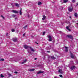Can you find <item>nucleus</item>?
<instances>
[{
	"label": "nucleus",
	"mask_w": 78,
	"mask_h": 78,
	"mask_svg": "<svg viewBox=\"0 0 78 78\" xmlns=\"http://www.w3.org/2000/svg\"><path fill=\"white\" fill-rule=\"evenodd\" d=\"M68 10L69 12H72L73 11V7L72 6H70L69 7Z\"/></svg>",
	"instance_id": "f257e3e1"
},
{
	"label": "nucleus",
	"mask_w": 78,
	"mask_h": 78,
	"mask_svg": "<svg viewBox=\"0 0 78 78\" xmlns=\"http://www.w3.org/2000/svg\"><path fill=\"white\" fill-rule=\"evenodd\" d=\"M24 47L26 49H27V48H30V47L29 46L27 45H24Z\"/></svg>",
	"instance_id": "f03ea898"
},
{
	"label": "nucleus",
	"mask_w": 78,
	"mask_h": 78,
	"mask_svg": "<svg viewBox=\"0 0 78 78\" xmlns=\"http://www.w3.org/2000/svg\"><path fill=\"white\" fill-rule=\"evenodd\" d=\"M67 37H68L69 38H70V39H73V37L71 35H67Z\"/></svg>",
	"instance_id": "7ed1b4c3"
},
{
	"label": "nucleus",
	"mask_w": 78,
	"mask_h": 78,
	"mask_svg": "<svg viewBox=\"0 0 78 78\" xmlns=\"http://www.w3.org/2000/svg\"><path fill=\"white\" fill-rule=\"evenodd\" d=\"M48 37L49 38V41H52L51 37L50 35H49L48 36Z\"/></svg>",
	"instance_id": "20e7f679"
},
{
	"label": "nucleus",
	"mask_w": 78,
	"mask_h": 78,
	"mask_svg": "<svg viewBox=\"0 0 78 78\" xmlns=\"http://www.w3.org/2000/svg\"><path fill=\"white\" fill-rule=\"evenodd\" d=\"M75 68H76L75 66H71L70 68V69L71 70H73V69H75Z\"/></svg>",
	"instance_id": "39448f33"
},
{
	"label": "nucleus",
	"mask_w": 78,
	"mask_h": 78,
	"mask_svg": "<svg viewBox=\"0 0 78 78\" xmlns=\"http://www.w3.org/2000/svg\"><path fill=\"white\" fill-rule=\"evenodd\" d=\"M44 71H40L38 72L37 73V74H40V73H43Z\"/></svg>",
	"instance_id": "423d86ee"
},
{
	"label": "nucleus",
	"mask_w": 78,
	"mask_h": 78,
	"mask_svg": "<svg viewBox=\"0 0 78 78\" xmlns=\"http://www.w3.org/2000/svg\"><path fill=\"white\" fill-rule=\"evenodd\" d=\"M29 48L31 50V51H33V52L35 51V50H34V49L31 48V47H29Z\"/></svg>",
	"instance_id": "0eeeda50"
},
{
	"label": "nucleus",
	"mask_w": 78,
	"mask_h": 78,
	"mask_svg": "<svg viewBox=\"0 0 78 78\" xmlns=\"http://www.w3.org/2000/svg\"><path fill=\"white\" fill-rule=\"evenodd\" d=\"M12 12H14V13H18V12L16 10H12Z\"/></svg>",
	"instance_id": "6e6552de"
},
{
	"label": "nucleus",
	"mask_w": 78,
	"mask_h": 78,
	"mask_svg": "<svg viewBox=\"0 0 78 78\" xmlns=\"http://www.w3.org/2000/svg\"><path fill=\"white\" fill-rule=\"evenodd\" d=\"M65 49H66V52H67L68 51V47L65 46Z\"/></svg>",
	"instance_id": "1a4fd4ad"
},
{
	"label": "nucleus",
	"mask_w": 78,
	"mask_h": 78,
	"mask_svg": "<svg viewBox=\"0 0 78 78\" xmlns=\"http://www.w3.org/2000/svg\"><path fill=\"white\" fill-rule=\"evenodd\" d=\"M58 72H59L60 73H62V70H61V69L59 70Z\"/></svg>",
	"instance_id": "9d476101"
},
{
	"label": "nucleus",
	"mask_w": 78,
	"mask_h": 78,
	"mask_svg": "<svg viewBox=\"0 0 78 78\" xmlns=\"http://www.w3.org/2000/svg\"><path fill=\"white\" fill-rule=\"evenodd\" d=\"M71 58H75V56H73V55H72V53H71Z\"/></svg>",
	"instance_id": "9b49d317"
},
{
	"label": "nucleus",
	"mask_w": 78,
	"mask_h": 78,
	"mask_svg": "<svg viewBox=\"0 0 78 78\" xmlns=\"http://www.w3.org/2000/svg\"><path fill=\"white\" fill-rule=\"evenodd\" d=\"M63 1L64 3H67V2H68V0H63Z\"/></svg>",
	"instance_id": "f8f14e48"
},
{
	"label": "nucleus",
	"mask_w": 78,
	"mask_h": 78,
	"mask_svg": "<svg viewBox=\"0 0 78 78\" xmlns=\"http://www.w3.org/2000/svg\"><path fill=\"white\" fill-rule=\"evenodd\" d=\"M13 41H14V42H16V41H17V38H13Z\"/></svg>",
	"instance_id": "ddd939ff"
},
{
	"label": "nucleus",
	"mask_w": 78,
	"mask_h": 78,
	"mask_svg": "<svg viewBox=\"0 0 78 78\" xmlns=\"http://www.w3.org/2000/svg\"><path fill=\"white\" fill-rule=\"evenodd\" d=\"M35 69H29V71H34Z\"/></svg>",
	"instance_id": "4468645a"
},
{
	"label": "nucleus",
	"mask_w": 78,
	"mask_h": 78,
	"mask_svg": "<svg viewBox=\"0 0 78 78\" xmlns=\"http://www.w3.org/2000/svg\"><path fill=\"white\" fill-rule=\"evenodd\" d=\"M74 16L75 17H78V14H77V13H75L74 14Z\"/></svg>",
	"instance_id": "2eb2a0df"
},
{
	"label": "nucleus",
	"mask_w": 78,
	"mask_h": 78,
	"mask_svg": "<svg viewBox=\"0 0 78 78\" xmlns=\"http://www.w3.org/2000/svg\"><path fill=\"white\" fill-rule=\"evenodd\" d=\"M15 5L16 6H17V7H19V4L17 3H16Z\"/></svg>",
	"instance_id": "dca6fc26"
},
{
	"label": "nucleus",
	"mask_w": 78,
	"mask_h": 78,
	"mask_svg": "<svg viewBox=\"0 0 78 78\" xmlns=\"http://www.w3.org/2000/svg\"><path fill=\"white\" fill-rule=\"evenodd\" d=\"M20 15H22V9H21L20 10Z\"/></svg>",
	"instance_id": "f3484780"
},
{
	"label": "nucleus",
	"mask_w": 78,
	"mask_h": 78,
	"mask_svg": "<svg viewBox=\"0 0 78 78\" xmlns=\"http://www.w3.org/2000/svg\"><path fill=\"white\" fill-rule=\"evenodd\" d=\"M27 62V59H25V60L24 61V62H23L21 63V64H24L25 62Z\"/></svg>",
	"instance_id": "a211bd4d"
},
{
	"label": "nucleus",
	"mask_w": 78,
	"mask_h": 78,
	"mask_svg": "<svg viewBox=\"0 0 78 78\" xmlns=\"http://www.w3.org/2000/svg\"><path fill=\"white\" fill-rule=\"evenodd\" d=\"M66 29H67V30H69V31H70L71 30L70 29H69V27L67 26L66 27Z\"/></svg>",
	"instance_id": "6ab92c4d"
},
{
	"label": "nucleus",
	"mask_w": 78,
	"mask_h": 78,
	"mask_svg": "<svg viewBox=\"0 0 78 78\" xmlns=\"http://www.w3.org/2000/svg\"><path fill=\"white\" fill-rule=\"evenodd\" d=\"M45 19V16L44 15V16H43V18H42V19L43 20H44Z\"/></svg>",
	"instance_id": "aec40b11"
},
{
	"label": "nucleus",
	"mask_w": 78,
	"mask_h": 78,
	"mask_svg": "<svg viewBox=\"0 0 78 78\" xmlns=\"http://www.w3.org/2000/svg\"><path fill=\"white\" fill-rule=\"evenodd\" d=\"M8 74L9 75V76H12V75L11 74H10L9 73H8Z\"/></svg>",
	"instance_id": "412c9836"
},
{
	"label": "nucleus",
	"mask_w": 78,
	"mask_h": 78,
	"mask_svg": "<svg viewBox=\"0 0 78 78\" xmlns=\"http://www.w3.org/2000/svg\"><path fill=\"white\" fill-rule=\"evenodd\" d=\"M41 4H42V3L41 2H39L38 3V5H41Z\"/></svg>",
	"instance_id": "4be33fe9"
},
{
	"label": "nucleus",
	"mask_w": 78,
	"mask_h": 78,
	"mask_svg": "<svg viewBox=\"0 0 78 78\" xmlns=\"http://www.w3.org/2000/svg\"><path fill=\"white\" fill-rule=\"evenodd\" d=\"M11 31L12 32H14V31H15V30L14 29H12L11 30Z\"/></svg>",
	"instance_id": "5701e85b"
},
{
	"label": "nucleus",
	"mask_w": 78,
	"mask_h": 78,
	"mask_svg": "<svg viewBox=\"0 0 78 78\" xmlns=\"http://www.w3.org/2000/svg\"><path fill=\"white\" fill-rule=\"evenodd\" d=\"M51 59H56V58L54 56H52L51 57Z\"/></svg>",
	"instance_id": "b1692460"
},
{
	"label": "nucleus",
	"mask_w": 78,
	"mask_h": 78,
	"mask_svg": "<svg viewBox=\"0 0 78 78\" xmlns=\"http://www.w3.org/2000/svg\"><path fill=\"white\" fill-rule=\"evenodd\" d=\"M0 61H4V59L0 58Z\"/></svg>",
	"instance_id": "393cba45"
},
{
	"label": "nucleus",
	"mask_w": 78,
	"mask_h": 78,
	"mask_svg": "<svg viewBox=\"0 0 78 78\" xmlns=\"http://www.w3.org/2000/svg\"><path fill=\"white\" fill-rule=\"evenodd\" d=\"M1 77H4V76H3V74H1Z\"/></svg>",
	"instance_id": "a878e982"
},
{
	"label": "nucleus",
	"mask_w": 78,
	"mask_h": 78,
	"mask_svg": "<svg viewBox=\"0 0 78 78\" xmlns=\"http://www.w3.org/2000/svg\"><path fill=\"white\" fill-rule=\"evenodd\" d=\"M12 16H13V17H16V15H13Z\"/></svg>",
	"instance_id": "bb28decb"
},
{
	"label": "nucleus",
	"mask_w": 78,
	"mask_h": 78,
	"mask_svg": "<svg viewBox=\"0 0 78 78\" xmlns=\"http://www.w3.org/2000/svg\"><path fill=\"white\" fill-rule=\"evenodd\" d=\"M59 76H60V77H62V76L61 75H59Z\"/></svg>",
	"instance_id": "cd10ccee"
},
{
	"label": "nucleus",
	"mask_w": 78,
	"mask_h": 78,
	"mask_svg": "<svg viewBox=\"0 0 78 78\" xmlns=\"http://www.w3.org/2000/svg\"><path fill=\"white\" fill-rule=\"evenodd\" d=\"M75 2V0H73L72 2H73V3H74Z\"/></svg>",
	"instance_id": "c85d7f7f"
},
{
	"label": "nucleus",
	"mask_w": 78,
	"mask_h": 78,
	"mask_svg": "<svg viewBox=\"0 0 78 78\" xmlns=\"http://www.w3.org/2000/svg\"><path fill=\"white\" fill-rule=\"evenodd\" d=\"M45 32H43V35L44 36V34H45Z\"/></svg>",
	"instance_id": "c756f323"
},
{
	"label": "nucleus",
	"mask_w": 78,
	"mask_h": 78,
	"mask_svg": "<svg viewBox=\"0 0 78 78\" xmlns=\"http://www.w3.org/2000/svg\"><path fill=\"white\" fill-rule=\"evenodd\" d=\"M27 25H26L24 27V28H27Z\"/></svg>",
	"instance_id": "7c9ffc66"
},
{
	"label": "nucleus",
	"mask_w": 78,
	"mask_h": 78,
	"mask_svg": "<svg viewBox=\"0 0 78 78\" xmlns=\"http://www.w3.org/2000/svg\"><path fill=\"white\" fill-rule=\"evenodd\" d=\"M15 73H17V71H15L14 72Z\"/></svg>",
	"instance_id": "2f4dec72"
},
{
	"label": "nucleus",
	"mask_w": 78,
	"mask_h": 78,
	"mask_svg": "<svg viewBox=\"0 0 78 78\" xmlns=\"http://www.w3.org/2000/svg\"><path fill=\"white\" fill-rule=\"evenodd\" d=\"M25 34H23V37H24V36H25Z\"/></svg>",
	"instance_id": "473e14b6"
},
{
	"label": "nucleus",
	"mask_w": 78,
	"mask_h": 78,
	"mask_svg": "<svg viewBox=\"0 0 78 78\" xmlns=\"http://www.w3.org/2000/svg\"><path fill=\"white\" fill-rule=\"evenodd\" d=\"M8 33H6V36H8Z\"/></svg>",
	"instance_id": "72a5a7b5"
},
{
	"label": "nucleus",
	"mask_w": 78,
	"mask_h": 78,
	"mask_svg": "<svg viewBox=\"0 0 78 78\" xmlns=\"http://www.w3.org/2000/svg\"><path fill=\"white\" fill-rule=\"evenodd\" d=\"M2 17V18H3V19H5V17Z\"/></svg>",
	"instance_id": "f704fd0d"
},
{
	"label": "nucleus",
	"mask_w": 78,
	"mask_h": 78,
	"mask_svg": "<svg viewBox=\"0 0 78 78\" xmlns=\"http://www.w3.org/2000/svg\"><path fill=\"white\" fill-rule=\"evenodd\" d=\"M35 60H36L37 59V58H34Z\"/></svg>",
	"instance_id": "c9c22d12"
},
{
	"label": "nucleus",
	"mask_w": 78,
	"mask_h": 78,
	"mask_svg": "<svg viewBox=\"0 0 78 78\" xmlns=\"http://www.w3.org/2000/svg\"><path fill=\"white\" fill-rule=\"evenodd\" d=\"M47 52H48V53H49L50 52V51H47Z\"/></svg>",
	"instance_id": "e433bc0d"
},
{
	"label": "nucleus",
	"mask_w": 78,
	"mask_h": 78,
	"mask_svg": "<svg viewBox=\"0 0 78 78\" xmlns=\"http://www.w3.org/2000/svg\"><path fill=\"white\" fill-rule=\"evenodd\" d=\"M17 18H15V20H16V19H17Z\"/></svg>",
	"instance_id": "4c0bfd02"
},
{
	"label": "nucleus",
	"mask_w": 78,
	"mask_h": 78,
	"mask_svg": "<svg viewBox=\"0 0 78 78\" xmlns=\"http://www.w3.org/2000/svg\"><path fill=\"white\" fill-rule=\"evenodd\" d=\"M1 17H3V16L2 15Z\"/></svg>",
	"instance_id": "58836bf2"
},
{
	"label": "nucleus",
	"mask_w": 78,
	"mask_h": 78,
	"mask_svg": "<svg viewBox=\"0 0 78 78\" xmlns=\"http://www.w3.org/2000/svg\"><path fill=\"white\" fill-rule=\"evenodd\" d=\"M60 2H62V1L61 0V1H60Z\"/></svg>",
	"instance_id": "ea45409f"
},
{
	"label": "nucleus",
	"mask_w": 78,
	"mask_h": 78,
	"mask_svg": "<svg viewBox=\"0 0 78 78\" xmlns=\"http://www.w3.org/2000/svg\"><path fill=\"white\" fill-rule=\"evenodd\" d=\"M36 44H38V43H37L36 42Z\"/></svg>",
	"instance_id": "a19ab883"
},
{
	"label": "nucleus",
	"mask_w": 78,
	"mask_h": 78,
	"mask_svg": "<svg viewBox=\"0 0 78 78\" xmlns=\"http://www.w3.org/2000/svg\"><path fill=\"white\" fill-rule=\"evenodd\" d=\"M78 5V3H77V5Z\"/></svg>",
	"instance_id": "79ce46f5"
},
{
	"label": "nucleus",
	"mask_w": 78,
	"mask_h": 78,
	"mask_svg": "<svg viewBox=\"0 0 78 78\" xmlns=\"http://www.w3.org/2000/svg\"><path fill=\"white\" fill-rule=\"evenodd\" d=\"M69 18H71V16H70Z\"/></svg>",
	"instance_id": "37998d69"
},
{
	"label": "nucleus",
	"mask_w": 78,
	"mask_h": 78,
	"mask_svg": "<svg viewBox=\"0 0 78 78\" xmlns=\"http://www.w3.org/2000/svg\"><path fill=\"white\" fill-rule=\"evenodd\" d=\"M77 25H78V23H77Z\"/></svg>",
	"instance_id": "c03bdc74"
}]
</instances>
